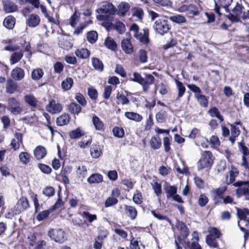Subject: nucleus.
Here are the masks:
<instances>
[{"mask_svg":"<svg viewBox=\"0 0 249 249\" xmlns=\"http://www.w3.org/2000/svg\"><path fill=\"white\" fill-rule=\"evenodd\" d=\"M96 12L99 14L96 16L98 20H110V16L115 14L116 8L111 3L104 1L99 4V8L96 9Z\"/></svg>","mask_w":249,"mask_h":249,"instance_id":"nucleus-1","label":"nucleus"},{"mask_svg":"<svg viewBox=\"0 0 249 249\" xmlns=\"http://www.w3.org/2000/svg\"><path fill=\"white\" fill-rule=\"evenodd\" d=\"M143 75L144 77H142L139 73L134 72L132 81L141 85L142 86L143 91L146 92L149 88V86L153 84L155 78L150 74L144 73Z\"/></svg>","mask_w":249,"mask_h":249,"instance_id":"nucleus-2","label":"nucleus"},{"mask_svg":"<svg viewBox=\"0 0 249 249\" xmlns=\"http://www.w3.org/2000/svg\"><path fill=\"white\" fill-rule=\"evenodd\" d=\"M48 235L52 240L62 244L67 240L65 232L60 228L52 229L48 231Z\"/></svg>","mask_w":249,"mask_h":249,"instance_id":"nucleus-3","label":"nucleus"},{"mask_svg":"<svg viewBox=\"0 0 249 249\" xmlns=\"http://www.w3.org/2000/svg\"><path fill=\"white\" fill-rule=\"evenodd\" d=\"M130 30L133 33L134 36L141 43L147 44L149 42L148 31L146 29H143V32H140L139 27L136 23H133Z\"/></svg>","mask_w":249,"mask_h":249,"instance_id":"nucleus-4","label":"nucleus"},{"mask_svg":"<svg viewBox=\"0 0 249 249\" xmlns=\"http://www.w3.org/2000/svg\"><path fill=\"white\" fill-rule=\"evenodd\" d=\"M213 163L212 153L210 151H205L201 154V156L197 162L198 170L210 167Z\"/></svg>","mask_w":249,"mask_h":249,"instance_id":"nucleus-5","label":"nucleus"},{"mask_svg":"<svg viewBox=\"0 0 249 249\" xmlns=\"http://www.w3.org/2000/svg\"><path fill=\"white\" fill-rule=\"evenodd\" d=\"M153 28L157 33L162 36L169 31L171 26L167 20L163 18H158L155 20Z\"/></svg>","mask_w":249,"mask_h":249,"instance_id":"nucleus-6","label":"nucleus"},{"mask_svg":"<svg viewBox=\"0 0 249 249\" xmlns=\"http://www.w3.org/2000/svg\"><path fill=\"white\" fill-rule=\"evenodd\" d=\"M7 109L14 115H18L23 111L19 101L14 97H10L7 100Z\"/></svg>","mask_w":249,"mask_h":249,"instance_id":"nucleus-7","label":"nucleus"},{"mask_svg":"<svg viewBox=\"0 0 249 249\" xmlns=\"http://www.w3.org/2000/svg\"><path fill=\"white\" fill-rule=\"evenodd\" d=\"M244 7L237 3L232 10V13H229L227 18L231 22H238L240 20V16L243 13Z\"/></svg>","mask_w":249,"mask_h":249,"instance_id":"nucleus-8","label":"nucleus"},{"mask_svg":"<svg viewBox=\"0 0 249 249\" xmlns=\"http://www.w3.org/2000/svg\"><path fill=\"white\" fill-rule=\"evenodd\" d=\"M46 110L52 114H56L60 113L63 109L62 105L56 102L54 99L50 101L48 105L46 107Z\"/></svg>","mask_w":249,"mask_h":249,"instance_id":"nucleus-9","label":"nucleus"},{"mask_svg":"<svg viewBox=\"0 0 249 249\" xmlns=\"http://www.w3.org/2000/svg\"><path fill=\"white\" fill-rule=\"evenodd\" d=\"M199 237L198 233L196 231H194L192 233V243L190 244V242L185 243L186 246H184L185 249H202L201 246L198 244Z\"/></svg>","mask_w":249,"mask_h":249,"instance_id":"nucleus-10","label":"nucleus"},{"mask_svg":"<svg viewBox=\"0 0 249 249\" xmlns=\"http://www.w3.org/2000/svg\"><path fill=\"white\" fill-rule=\"evenodd\" d=\"M29 203L27 198L23 196L21 197L16 204V208L17 210L15 213H19L27 210L29 208Z\"/></svg>","mask_w":249,"mask_h":249,"instance_id":"nucleus-11","label":"nucleus"},{"mask_svg":"<svg viewBox=\"0 0 249 249\" xmlns=\"http://www.w3.org/2000/svg\"><path fill=\"white\" fill-rule=\"evenodd\" d=\"M239 148L240 151L243 154L242 156V163L241 164L242 166H243L246 170H249V165L248 161H247V159L246 156L249 155V149L245 145V144L243 143H239Z\"/></svg>","mask_w":249,"mask_h":249,"instance_id":"nucleus-12","label":"nucleus"},{"mask_svg":"<svg viewBox=\"0 0 249 249\" xmlns=\"http://www.w3.org/2000/svg\"><path fill=\"white\" fill-rule=\"evenodd\" d=\"M2 4L3 10L6 13H13L18 10V6L10 0H3Z\"/></svg>","mask_w":249,"mask_h":249,"instance_id":"nucleus-13","label":"nucleus"},{"mask_svg":"<svg viewBox=\"0 0 249 249\" xmlns=\"http://www.w3.org/2000/svg\"><path fill=\"white\" fill-rule=\"evenodd\" d=\"M130 5L128 2L122 1L117 6V14L119 17L125 16L130 9Z\"/></svg>","mask_w":249,"mask_h":249,"instance_id":"nucleus-14","label":"nucleus"},{"mask_svg":"<svg viewBox=\"0 0 249 249\" xmlns=\"http://www.w3.org/2000/svg\"><path fill=\"white\" fill-rule=\"evenodd\" d=\"M238 170L234 167H232L231 170L226 176L225 180L226 184L229 185L233 183L235 181V178L238 176Z\"/></svg>","mask_w":249,"mask_h":249,"instance_id":"nucleus-15","label":"nucleus"},{"mask_svg":"<svg viewBox=\"0 0 249 249\" xmlns=\"http://www.w3.org/2000/svg\"><path fill=\"white\" fill-rule=\"evenodd\" d=\"M11 76L14 80H21L24 77V71L19 67H16L12 71Z\"/></svg>","mask_w":249,"mask_h":249,"instance_id":"nucleus-16","label":"nucleus"},{"mask_svg":"<svg viewBox=\"0 0 249 249\" xmlns=\"http://www.w3.org/2000/svg\"><path fill=\"white\" fill-rule=\"evenodd\" d=\"M232 1V0H217V1L215 2V11L216 13L220 15V7H223L226 9L231 5Z\"/></svg>","mask_w":249,"mask_h":249,"instance_id":"nucleus-17","label":"nucleus"},{"mask_svg":"<svg viewBox=\"0 0 249 249\" xmlns=\"http://www.w3.org/2000/svg\"><path fill=\"white\" fill-rule=\"evenodd\" d=\"M121 46L122 50L127 54H131L133 51V47L129 39H123Z\"/></svg>","mask_w":249,"mask_h":249,"instance_id":"nucleus-18","label":"nucleus"},{"mask_svg":"<svg viewBox=\"0 0 249 249\" xmlns=\"http://www.w3.org/2000/svg\"><path fill=\"white\" fill-rule=\"evenodd\" d=\"M34 155L37 160L44 158L47 154L46 148L41 145L37 146L34 151Z\"/></svg>","mask_w":249,"mask_h":249,"instance_id":"nucleus-19","label":"nucleus"},{"mask_svg":"<svg viewBox=\"0 0 249 249\" xmlns=\"http://www.w3.org/2000/svg\"><path fill=\"white\" fill-rule=\"evenodd\" d=\"M166 192L167 197H172L174 200L180 203H183V201L182 200L181 196L177 194L176 188H170L166 191Z\"/></svg>","mask_w":249,"mask_h":249,"instance_id":"nucleus-20","label":"nucleus"},{"mask_svg":"<svg viewBox=\"0 0 249 249\" xmlns=\"http://www.w3.org/2000/svg\"><path fill=\"white\" fill-rule=\"evenodd\" d=\"M16 19L12 16H8L3 20V25L8 29H12L15 24Z\"/></svg>","mask_w":249,"mask_h":249,"instance_id":"nucleus-21","label":"nucleus"},{"mask_svg":"<svg viewBox=\"0 0 249 249\" xmlns=\"http://www.w3.org/2000/svg\"><path fill=\"white\" fill-rule=\"evenodd\" d=\"M18 85L12 80H7L6 86V92L9 94L14 93L17 89Z\"/></svg>","mask_w":249,"mask_h":249,"instance_id":"nucleus-22","label":"nucleus"},{"mask_svg":"<svg viewBox=\"0 0 249 249\" xmlns=\"http://www.w3.org/2000/svg\"><path fill=\"white\" fill-rule=\"evenodd\" d=\"M40 19L39 16L36 14H32L29 16L28 19V24L29 26L35 27L37 26Z\"/></svg>","mask_w":249,"mask_h":249,"instance_id":"nucleus-23","label":"nucleus"},{"mask_svg":"<svg viewBox=\"0 0 249 249\" xmlns=\"http://www.w3.org/2000/svg\"><path fill=\"white\" fill-rule=\"evenodd\" d=\"M169 19L173 22L178 24L185 23L187 21L185 17L179 14L170 16L169 17Z\"/></svg>","mask_w":249,"mask_h":249,"instance_id":"nucleus-24","label":"nucleus"},{"mask_svg":"<svg viewBox=\"0 0 249 249\" xmlns=\"http://www.w3.org/2000/svg\"><path fill=\"white\" fill-rule=\"evenodd\" d=\"M124 210L126 214L131 219L134 220L136 218L137 215V211L135 207L131 206L126 205Z\"/></svg>","mask_w":249,"mask_h":249,"instance_id":"nucleus-25","label":"nucleus"},{"mask_svg":"<svg viewBox=\"0 0 249 249\" xmlns=\"http://www.w3.org/2000/svg\"><path fill=\"white\" fill-rule=\"evenodd\" d=\"M125 116L129 120L139 122L142 120V117L139 114L133 112H126Z\"/></svg>","mask_w":249,"mask_h":249,"instance_id":"nucleus-26","label":"nucleus"},{"mask_svg":"<svg viewBox=\"0 0 249 249\" xmlns=\"http://www.w3.org/2000/svg\"><path fill=\"white\" fill-rule=\"evenodd\" d=\"M150 144L153 149H158L161 145V141L159 136H154L150 140Z\"/></svg>","mask_w":249,"mask_h":249,"instance_id":"nucleus-27","label":"nucleus"},{"mask_svg":"<svg viewBox=\"0 0 249 249\" xmlns=\"http://www.w3.org/2000/svg\"><path fill=\"white\" fill-rule=\"evenodd\" d=\"M75 55L82 59H86L89 56L90 52L87 49H77L75 52Z\"/></svg>","mask_w":249,"mask_h":249,"instance_id":"nucleus-28","label":"nucleus"},{"mask_svg":"<svg viewBox=\"0 0 249 249\" xmlns=\"http://www.w3.org/2000/svg\"><path fill=\"white\" fill-rule=\"evenodd\" d=\"M24 101L32 107H35L37 105V100L32 94L26 95L24 96Z\"/></svg>","mask_w":249,"mask_h":249,"instance_id":"nucleus-29","label":"nucleus"},{"mask_svg":"<svg viewBox=\"0 0 249 249\" xmlns=\"http://www.w3.org/2000/svg\"><path fill=\"white\" fill-rule=\"evenodd\" d=\"M92 122L96 130H102L103 129L104 124L98 117L94 115L92 119Z\"/></svg>","mask_w":249,"mask_h":249,"instance_id":"nucleus-30","label":"nucleus"},{"mask_svg":"<svg viewBox=\"0 0 249 249\" xmlns=\"http://www.w3.org/2000/svg\"><path fill=\"white\" fill-rule=\"evenodd\" d=\"M103 181V177L99 174H93L88 179V181L90 183H98Z\"/></svg>","mask_w":249,"mask_h":249,"instance_id":"nucleus-31","label":"nucleus"},{"mask_svg":"<svg viewBox=\"0 0 249 249\" xmlns=\"http://www.w3.org/2000/svg\"><path fill=\"white\" fill-rule=\"evenodd\" d=\"M102 154V150L99 145H93L90 148V155L93 158H98Z\"/></svg>","mask_w":249,"mask_h":249,"instance_id":"nucleus-32","label":"nucleus"},{"mask_svg":"<svg viewBox=\"0 0 249 249\" xmlns=\"http://www.w3.org/2000/svg\"><path fill=\"white\" fill-rule=\"evenodd\" d=\"M70 119L68 114H64L57 118L56 123L59 126L64 125L69 122Z\"/></svg>","mask_w":249,"mask_h":249,"instance_id":"nucleus-33","label":"nucleus"},{"mask_svg":"<svg viewBox=\"0 0 249 249\" xmlns=\"http://www.w3.org/2000/svg\"><path fill=\"white\" fill-rule=\"evenodd\" d=\"M92 66L94 68L99 71H102L104 69V65L102 62L98 58L93 57L91 59Z\"/></svg>","mask_w":249,"mask_h":249,"instance_id":"nucleus-34","label":"nucleus"},{"mask_svg":"<svg viewBox=\"0 0 249 249\" xmlns=\"http://www.w3.org/2000/svg\"><path fill=\"white\" fill-rule=\"evenodd\" d=\"M68 110L72 114H78L81 111V107L77 104L71 103L68 106Z\"/></svg>","mask_w":249,"mask_h":249,"instance_id":"nucleus-35","label":"nucleus"},{"mask_svg":"<svg viewBox=\"0 0 249 249\" xmlns=\"http://www.w3.org/2000/svg\"><path fill=\"white\" fill-rule=\"evenodd\" d=\"M238 197L243 196L246 199H249V188H238L236 190Z\"/></svg>","mask_w":249,"mask_h":249,"instance_id":"nucleus-36","label":"nucleus"},{"mask_svg":"<svg viewBox=\"0 0 249 249\" xmlns=\"http://www.w3.org/2000/svg\"><path fill=\"white\" fill-rule=\"evenodd\" d=\"M113 27L120 34L124 33L125 31V25L119 20H116L114 24H113Z\"/></svg>","mask_w":249,"mask_h":249,"instance_id":"nucleus-37","label":"nucleus"},{"mask_svg":"<svg viewBox=\"0 0 249 249\" xmlns=\"http://www.w3.org/2000/svg\"><path fill=\"white\" fill-rule=\"evenodd\" d=\"M132 14L133 16L136 17L139 19H142L143 15L144 12L142 8L139 7H136L132 8L131 9Z\"/></svg>","mask_w":249,"mask_h":249,"instance_id":"nucleus-38","label":"nucleus"},{"mask_svg":"<svg viewBox=\"0 0 249 249\" xmlns=\"http://www.w3.org/2000/svg\"><path fill=\"white\" fill-rule=\"evenodd\" d=\"M23 53L21 51L15 52L13 53L10 57V63L11 64H14L18 62L22 57Z\"/></svg>","mask_w":249,"mask_h":249,"instance_id":"nucleus-39","label":"nucleus"},{"mask_svg":"<svg viewBox=\"0 0 249 249\" xmlns=\"http://www.w3.org/2000/svg\"><path fill=\"white\" fill-rule=\"evenodd\" d=\"M176 84L177 85L178 90V96L177 99L181 98L184 94L185 91V87L183 85V83L179 81L178 80H175Z\"/></svg>","mask_w":249,"mask_h":249,"instance_id":"nucleus-40","label":"nucleus"},{"mask_svg":"<svg viewBox=\"0 0 249 249\" xmlns=\"http://www.w3.org/2000/svg\"><path fill=\"white\" fill-rule=\"evenodd\" d=\"M73 83V79L71 78H67L61 83L62 88L64 90H68L71 88Z\"/></svg>","mask_w":249,"mask_h":249,"instance_id":"nucleus-41","label":"nucleus"},{"mask_svg":"<svg viewBox=\"0 0 249 249\" xmlns=\"http://www.w3.org/2000/svg\"><path fill=\"white\" fill-rule=\"evenodd\" d=\"M18 157L19 161L24 164H26L30 161V155L26 152H21Z\"/></svg>","mask_w":249,"mask_h":249,"instance_id":"nucleus-42","label":"nucleus"},{"mask_svg":"<svg viewBox=\"0 0 249 249\" xmlns=\"http://www.w3.org/2000/svg\"><path fill=\"white\" fill-rule=\"evenodd\" d=\"M43 71L41 69H36L33 70L32 72V78L34 80H38L43 75Z\"/></svg>","mask_w":249,"mask_h":249,"instance_id":"nucleus-43","label":"nucleus"},{"mask_svg":"<svg viewBox=\"0 0 249 249\" xmlns=\"http://www.w3.org/2000/svg\"><path fill=\"white\" fill-rule=\"evenodd\" d=\"M105 46L108 49L115 50L117 48V44L114 40L110 37H107L105 41Z\"/></svg>","mask_w":249,"mask_h":249,"instance_id":"nucleus-44","label":"nucleus"},{"mask_svg":"<svg viewBox=\"0 0 249 249\" xmlns=\"http://www.w3.org/2000/svg\"><path fill=\"white\" fill-rule=\"evenodd\" d=\"M84 132L79 128H77L71 131L70 133V137L71 139H78L84 135Z\"/></svg>","mask_w":249,"mask_h":249,"instance_id":"nucleus-45","label":"nucleus"},{"mask_svg":"<svg viewBox=\"0 0 249 249\" xmlns=\"http://www.w3.org/2000/svg\"><path fill=\"white\" fill-rule=\"evenodd\" d=\"M209 113L212 117H216L219 119L221 122H222L224 120L223 116L220 115L218 108L216 107H213L209 109Z\"/></svg>","mask_w":249,"mask_h":249,"instance_id":"nucleus-46","label":"nucleus"},{"mask_svg":"<svg viewBox=\"0 0 249 249\" xmlns=\"http://www.w3.org/2000/svg\"><path fill=\"white\" fill-rule=\"evenodd\" d=\"M196 98L197 99L198 102L201 106L205 107H208V100L205 95L200 93V94L197 95Z\"/></svg>","mask_w":249,"mask_h":249,"instance_id":"nucleus-47","label":"nucleus"},{"mask_svg":"<svg viewBox=\"0 0 249 249\" xmlns=\"http://www.w3.org/2000/svg\"><path fill=\"white\" fill-rule=\"evenodd\" d=\"M87 40L91 43H95L98 38V34L95 31H91L87 34Z\"/></svg>","mask_w":249,"mask_h":249,"instance_id":"nucleus-48","label":"nucleus"},{"mask_svg":"<svg viewBox=\"0 0 249 249\" xmlns=\"http://www.w3.org/2000/svg\"><path fill=\"white\" fill-rule=\"evenodd\" d=\"M226 191V188H218L213 191V196L214 199L222 198L223 193Z\"/></svg>","mask_w":249,"mask_h":249,"instance_id":"nucleus-49","label":"nucleus"},{"mask_svg":"<svg viewBox=\"0 0 249 249\" xmlns=\"http://www.w3.org/2000/svg\"><path fill=\"white\" fill-rule=\"evenodd\" d=\"M61 191V188H59V189L58 191V198L57 200V201L55 202V203L53 206V207L51 208V211H53L57 209H58L62 207L64 203L62 201V198L60 196V192Z\"/></svg>","mask_w":249,"mask_h":249,"instance_id":"nucleus-50","label":"nucleus"},{"mask_svg":"<svg viewBox=\"0 0 249 249\" xmlns=\"http://www.w3.org/2000/svg\"><path fill=\"white\" fill-rule=\"evenodd\" d=\"M237 215L240 220H246L247 216L249 215V210L247 209H238L237 210Z\"/></svg>","mask_w":249,"mask_h":249,"instance_id":"nucleus-51","label":"nucleus"},{"mask_svg":"<svg viewBox=\"0 0 249 249\" xmlns=\"http://www.w3.org/2000/svg\"><path fill=\"white\" fill-rule=\"evenodd\" d=\"M209 234L208 235H211V236L214 237V238H218L221 235L220 231L216 228L210 227L208 230Z\"/></svg>","mask_w":249,"mask_h":249,"instance_id":"nucleus-52","label":"nucleus"},{"mask_svg":"<svg viewBox=\"0 0 249 249\" xmlns=\"http://www.w3.org/2000/svg\"><path fill=\"white\" fill-rule=\"evenodd\" d=\"M188 14L193 16H196L199 14V8L198 6L195 4H189L188 8Z\"/></svg>","mask_w":249,"mask_h":249,"instance_id":"nucleus-53","label":"nucleus"},{"mask_svg":"<svg viewBox=\"0 0 249 249\" xmlns=\"http://www.w3.org/2000/svg\"><path fill=\"white\" fill-rule=\"evenodd\" d=\"M216 239L211 236V235H207L206 238V242L210 247L216 248L217 247V242Z\"/></svg>","mask_w":249,"mask_h":249,"instance_id":"nucleus-54","label":"nucleus"},{"mask_svg":"<svg viewBox=\"0 0 249 249\" xmlns=\"http://www.w3.org/2000/svg\"><path fill=\"white\" fill-rule=\"evenodd\" d=\"M166 112L164 110H160L156 115V119L158 123H163L166 118Z\"/></svg>","mask_w":249,"mask_h":249,"instance_id":"nucleus-55","label":"nucleus"},{"mask_svg":"<svg viewBox=\"0 0 249 249\" xmlns=\"http://www.w3.org/2000/svg\"><path fill=\"white\" fill-rule=\"evenodd\" d=\"M50 212V210L43 211L37 215L36 219L39 221H42L49 216Z\"/></svg>","mask_w":249,"mask_h":249,"instance_id":"nucleus-56","label":"nucleus"},{"mask_svg":"<svg viewBox=\"0 0 249 249\" xmlns=\"http://www.w3.org/2000/svg\"><path fill=\"white\" fill-rule=\"evenodd\" d=\"M117 104H121V105H125L129 103V100L127 98V97L122 94H119L118 93L117 95Z\"/></svg>","mask_w":249,"mask_h":249,"instance_id":"nucleus-57","label":"nucleus"},{"mask_svg":"<svg viewBox=\"0 0 249 249\" xmlns=\"http://www.w3.org/2000/svg\"><path fill=\"white\" fill-rule=\"evenodd\" d=\"M112 132L114 135L118 138H123L124 134L123 128L119 127H114L112 130Z\"/></svg>","mask_w":249,"mask_h":249,"instance_id":"nucleus-58","label":"nucleus"},{"mask_svg":"<svg viewBox=\"0 0 249 249\" xmlns=\"http://www.w3.org/2000/svg\"><path fill=\"white\" fill-rule=\"evenodd\" d=\"M75 99L83 107H85L87 105V101L85 100L83 95L80 93H77L75 94Z\"/></svg>","mask_w":249,"mask_h":249,"instance_id":"nucleus-59","label":"nucleus"},{"mask_svg":"<svg viewBox=\"0 0 249 249\" xmlns=\"http://www.w3.org/2000/svg\"><path fill=\"white\" fill-rule=\"evenodd\" d=\"M82 215L84 218L87 219L89 222H92L97 218L96 215L91 214L87 212H83Z\"/></svg>","mask_w":249,"mask_h":249,"instance_id":"nucleus-60","label":"nucleus"},{"mask_svg":"<svg viewBox=\"0 0 249 249\" xmlns=\"http://www.w3.org/2000/svg\"><path fill=\"white\" fill-rule=\"evenodd\" d=\"M139 60L142 63H145L147 60V55L146 52L144 50H140L139 52Z\"/></svg>","mask_w":249,"mask_h":249,"instance_id":"nucleus-61","label":"nucleus"},{"mask_svg":"<svg viewBox=\"0 0 249 249\" xmlns=\"http://www.w3.org/2000/svg\"><path fill=\"white\" fill-rule=\"evenodd\" d=\"M133 200L134 203L140 204L142 202V196L141 193L136 192L133 195Z\"/></svg>","mask_w":249,"mask_h":249,"instance_id":"nucleus-62","label":"nucleus"},{"mask_svg":"<svg viewBox=\"0 0 249 249\" xmlns=\"http://www.w3.org/2000/svg\"><path fill=\"white\" fill-rule=\"evenodd\" d=\"M118 202V200L116 197H108L105 202V207H108L113 206Z\"/></svg>","mask_w":249,"mask_h":249,"instance_id":"nucleus-63","label":"nucleus"},{"mask_svg":"<svg viewBox=\"0 0 249 249\" xmlns=\"http://www.w3.org/2000/svg\"><path fill=\"white\" fill-rule=\"evenodd\" d=\"M59 46L61 48L65 50H68L72 47V44L69 41L64 39L61 40Z\"/></svg>","mask_w":249,"mask_h":249,"instance_id":"nucleus-64","label":"nucleus"}]
</instances>
